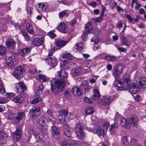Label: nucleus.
Returning a JSON list of instances; mask_svg holds the SVG:
<instances>
[{
    "instance_id": "obj_1",
    "label": "nucleus",
    "mask_w": 146,
    "mask_h": 146,
    "mask_svg": "<svg viewBox=\"0 0 146 146\" xmlns=\"http://www.w3.org/2000/svg\"><path fill=\"white\" fill-rule=\"evenodd\" d=\"M58 76L61 78L60 79L56 78L50 81L51 89L55 94H58L63 91L68 83V74L65 70H62L58 72Z\"/></svg>"
},
{
    "instance_id": "obj_2",
    "label": "nucleus",
    "mask_w": 146,
    "mask_h": 146,
    "mask_svg": "<svg viewBox=\"0 0 146 146\" xmlns=\"http://www.w3.org/2000/svg\"><path fill=\"white\" fill-rule=\"evenodd\" d=\"M124 83L127 85L128 91L133 94H136L139 91V88L135 84L131 83L130 77L129 74H125L123 76Z\"/></svg>"
},
{
    "instance_id": "obj_3",
    "label": "nucleus",
    "mask_w": 146,
    "mask_h": 146,
    "mask_svg": "<svg viewBox=\"0 0 146 146\" xmlns=\"http://www.w3.org/2000/svg\"><path fill=\"white\" fill-rule=\"evenodd\" d=\"M125 66L122 63L118 64L113 67L112 74L115 78L114 85H116L115 84L116 82H119V77L120 74L122 73L123 70Z\"/></svg>"
},
{
    "instance_id": "obj_4",
    "label": "nucleus",
    "mask_w": 146,
    "mask_h": 146,
    "mask_svg": "<svg viewBox=\"0 0 146 146\" xmlns=\"http://www.w3.org/2000/svg\"><path fill=\"white\" fill-rule=\"evenodd\" d=\"M63 126V135L65 136L64 139L65 141L70 140L71 139H72V138L71 137V133L70 130V127L66 123L64 124Z\"/></svg>"
},
{
    "instance_id": "obj_5",
    "label": "nucleus",
    "mask_w": 146,
    "mask_h": 146,
    "mask_svg": "<svg viewBox=\"0 0 146 146\" xmlns=\"http://www.w3.org/2000/svg\"><path fill=\"white\" fill-rule=\"evenodd\" d=\"M22 128V126L19 125L16 127V131L12 134V137L14 140H17L21 137L22 134V132L21 131Z\"/></svg>"
},
{
    "instance_id": "obj_6",
    "label": "nucleus",
    "mask_w": 146,
    "mask_h": 146,
    "mask_svg": "<svg viewBox=\"0 0 146 146\" xmlns=\"http://www.w3.org/2000/svg\"><path fill=\"white\" fill-rule=\"evenodd\" d=\"M15 87L17 92L20 94H23L27 90V88L24 83L22 82L16 83Z\"/></svg>"
},
{
    "instance_id": "obj_7",
    "label": "nucleus",
    "mask_w": 146,
    "mask_h": 146,
    "mask_svg": "<svg viewBox=\"0 0 146 146\" xmlns=\"http://www.w3.org/2000/svg\"><path fill=\"white\" fill-rule=\"evenodd\" d=\"M46 121L47 118L45 116H42L38 119L37 122L39 124L40 128L44 130H45L47 128L45 123V121Z\"/></svg>"
},
{
    "instance_id": "obj_8",
    "label": "nucleus",
    "mask_w": 146,
    "mask_h": 146,
    "mask_svg": "<svg viewBox=\"0 0 146 146\" xmlns=\"http://www.w3.org/2000/svg\"><path fill=\"white\" fill-rule=\"evenodd\" d=\"M81 71V68L78 67L76 68V70L74 71H73L72 72V76L75 79L78 81L81 80V78L80 77V73Z\"/></svg>"
},
{
    "instance_id": "obj_9",
    "label": "nucleus",
    "mask_w": 146,
    "mask_h": 146,
    "mask_svg": "<svg viewBox=\"0 0 146 146\" xmlns=\"http://www.w3.org/2000/svg\"><path fill=\"white\" fill-rule=\"evenodd\" d=\"M24 71L23 69L19 66L15 68L12 74L17 79L19 80L21 77L20 76L21 74Z\"/></svg>"
},
{
    "instance_id": "obj_10",
    "label": "nucleus",
    "mask_w": 146,
    "mask_h": 146,
    "mask_svg": "<svg viewBox=\"0 0 146 146\" xmlns=\"http://www.w3.org/2000/svg\"><path fill=\"white\" fill-rule=\"evenodd\" d=\"M57 28L59 31L63 33H66L68 31V26L64 22H60Z\"/></svg>"
},
{
    "instance_id": "obj_11",
    "label": "nucleus",
    "mask_w": 146,
    "mask_h": 146,
    "mask_svg": "<svg viewBox=\"0 0 146 146\" xmlns=\"http://www.w3.org/2000/svg\"><path fill=\"white\" fill-rule=\"evenodd\" d=\"M63 61L68 63H71L73 60V57L68 52H66L62 54Z\"/></svg>"
},
{
    "instance_id": "obj_12",
    "label": "nucleus",
    "mask_w": 146,
    "mask_h": 146,
    "mask_svg": "<svg viewBox=\"0 0 146 146\" xmlns=\"http://www.w3.org/2000/svg\"><path fill=\"white\" fill-rule=\"evenodd\" d=\"M29 114L33 117H37L40 115V109L38 108L33 107L30 110Z\"/></svg>"
},
{
    "instance_id": "obj_13",
    "label": "nucleus",
    "mask_w": 146,
    "mask_h": 146,
    "mask_svg": "<svg viewBox=\"0 0 146 146\" xmlns=\"http://www.w3.org/2000/svg\"><path fill=\"white\" fill-rule=\"evenodd\" d=\"M48 64L52 67H55L57 64V61L55 57L48 58L46 60Z\"/></svg>"
},
{
    "instance_id": "obj_14",
    "label": "nucleus",
    "mask_w": 146,
    "mask_h": 146,
    "mask_svg": "<svg viewBox=\"0 0 146 146\" xmlns=\"http://www.w3.org/2000/svg\"><path fill=\"white\" fill-rule=\"evenodd\" d=\"M68 111L65 110H61L60 111L58 118L59 120L62 122H64L66 121L65 117L68 113Z\"/></svg>"
},
{
    "instance_id": "obj_15",
    "label": "nucleus",
    "mask_w": 146,
    "mask_h": 146,
    "mask_svg": "<svg viewBox=\"0 0 146 146\" xmlns=\"http://www.w3.org/2000/svg\"><path fill=\"white\" fill-rule=\"evenodd\" d=\"M72 139L70 140L64 141L62 143V146H78V144L76 141H74Z\"/></svg>"
},
{
    "instance_id": "obj_16",
    "label": "nucleus",
    "mask_w": 146,
    "mask_h": 146,
    "mask_svg": "<svg viewBox=\"0 0 146 146\" xmlns=\"http://www.w3.org/2000/svg\"><path fill=\"white\" fill-rule=\"evenodd\" d=\"M82 89L84 92H87L89 90L90 87L89 85L88 82L84 81L82 82L80 85Z\"/></svg>"
},
{
    "instance_id": "obj_17",
    "label": "nucleus",
    "mask_w": 146,
    "mask_h": 146,
    "mask_svg": "<svg viewBox=\"0 0 146 146\" xmlns=\"http://www.w3.org/2000/svg\"><path fill=\"white\" fill-rule=\"evenodd\" d=\"M106 9L105 7H103L100 14L101 17L95 18H92L91 19V21H94L95 23L101 22L102 21V18L104 15V12L106 11Z\"/></svg>"
},
{
    "instance_id": "obj_18",
    "label": "nucleus",
    "mask_w": 146,
    "mask_h": 146,
    "mask_svg": "<svg viewBox=\"0 0 146 146\" xmlns=\"http://www.w3.org/2000/svg\"><path fill=\"white\" fill-rule=\"evenodd\" d=\"M6 44L7 47L9 49H13L16 43L13 40L8 39L5 42Z\"/></svg>"
},
{
    "instance_id": "obj_19",
    "label": "nucleus",
    "mask_w": 146,
    "mask_h": 146,
    "mask_svg": "<svg viewBox=\"0 0 146 146\" xmlns=\"http://www.w3.org/2000/svg\"><path fill=\"white\" fill-rule=\"evenodd\" d=\"M25 117V114L24 112H21L18 113L16 116L14 118V120L15 122L19 123L21 120L24 118Z\"/></svg>"
},
{
    "instance_id": "obj_20",
    "label": "nucleus",
    "mask_w": 146,
    "mask_h": 146,
    "mask_svg": "<svg viewBox=\"0 0 146 146\" xmlns=\"http://www.w3.org/2000/svg\"><path fill=\"white\" fill-rule=\"evenodd\" d=\"M51 127L53 137L55 139L58 138L59 135V130L55 125L51 126Z\"/></svg>"
},
{
    "instance_id": "obj_21",
    "label": "nucleus",
    "mask_w": 146,
    "mask_h": 146,
    "mask_svg": "<svg viewBox=\"0 0 146 146\" xmlns=\"http://www.w3.org/2000/svg\"><path fill=\"white\" fill-rule=\"evenodd\" d=\"M32 42L34 45L39 46L44 43L43 38L42 37L40 38H36L34 39Z\"/></svg>"
},
{
    "instance_id": "obj_22",
    "label": "nucleus",
    "mask_w": 146,
    "mask_h": 146,
    "mask_svg": "<svg viewBox=\"0 0 146 146\" xmlns=\"http://www.w3.org/2000/svg\"><path fill=\"white\" fill-rule=\"evenodd\" d=\"M121 45H125L127 47L130 46V42L127 38L123 35H122L120 37Z\"/></svg>"
},
{
    "instance_id": "obj_23",
    "label": "nucleus",
    "mask_w": 146,
    "mask_h": 146,
    "mask_svg": "<svg viewBox=\"0 0 146 146\" xmlns=\"http://www.w3.org/2000/svg\"><path fill=\"white\" fill-rule=\"evenodd\" d=\"M93 31L92 26L90 22H88L85 26V34H87L90 33H92Z\"/></svg>"
},
{
    "instance_id": "obj_24",
    "label": "nucleus",
    "mask_w": 146,
    "mask_h": 146,
    "mask_svg": "<svg viewBox=\"0 0 146 146\" xmlns=\"http://www.w3.org/2000/svg\"><path fill=\"white\" fill-rule=\"evenodd\" d=\"M31 51V48H24L19 51V53L21 56H24L28 54Z\"/></svg>"
},
{
    "instance_id": "obj_25",
    "label": "nucleus",
    "mask_w": 146,
    "mask_h": 146,
    "mask_svg": "<svg viewBox=\"0 0 146 146\" xmlns=\"http://www.w3.org/2000/svg\"><path fill=\"white\" fill-rule=\"evenodd\" d=\"M128 121L130 124L133 126H136L138 122L137 117L136 115H133L131 118L128 119Z\"/></svg>"
},
{
    "instance_id": "obj_26",
    "label": "nucleus",
    "mask_w": 146,
    "mask_h": 146,
    "mask_svg": "<svg viewBox=\"0 0 146 146\" xmlns=\"http://www.w3.org/2000/svg\"><path fill=\"white\" fill-rule=\"evenodd\" d=\"M13 101L16 103H22L24 102V98L22 95L16 96L13 98Z\"/></svg>"
},
{
    "instance_id": "obj_27",
    "label": "nucleus",
    "mask_w": 146,
    "mask_h": 146,
    "mask_svg": "<svg viewBox=\"0 0 146 146\" xmlns=\"http://www.w3.org/2000/svg\"><path fill=\"white\" fill-rule=\"evenodd\" d=\"M121 124L122 126L125 127L127 129H129L130 127V124L128 120L127 121L124 118H123L120 121Z\"/></svg>"
},
{
    "instance_id": "obj_28",
    "label": "nucleus",
    "mask_w": 146,
    "mask_h": 146,
    "mask_svg": "<svg viewBox=\"0 0 146 146\" xmlns=\"http://www.w3.org/2000/svg\"><path fill=\"white\" fill-rule=\"evenodd\" d=\"M67 43L66 42L60 39L56 41V46L60 48L63 47Z\"/></svg>"
},
{
    "instance_id": "obj_29",
    "label": "nucleus",
    "mask_w": 146,
    "mask_h": 146,
    "mask_svg": "<svg viewBox=\"0 0 146 146\" xmlns=\"http://www.w3.org/2000/svg\"><path fill=\"white\" fill-rule=\"evenodd\" d=\"M77 137L80 139H83L86 136L84 132V130L81 131H80L76 132Z\"/></svg>"
},
{
    "instance_id": "obj_30",
    "label": "nucleus",
    "mask_w": 146,
    "mask_h": 146,
    "mask_svg": "<svg viewBox=\"0 0 146 146\" xmlns=\"http://www.w3.org/2000/svg\"><path fill=\"white\" fill-rule=\"evenodd\" d=\"M6 62L7 64L9 66H13L14 64L13 61L11 57H7L6 58Z\"/></svg>"
},
{
    "instance_id": "obj_31",
    "label": "nucleus",
    "mask_w": 146,
    "mask_h": 146,
    "mask_svg": "<svg viewBox=\"0 0 146 146\" xmlns=\"http://www.w3.org/2000/svg\"><path fill=\"white\" fill-rule=\"evenodd\" d=\"M94 94L92 98L93 100H96L100 97V95L99 91L98 90L94 89Z\"/></svg>"
},
{
    "instance_id": "obj_32",
    "label": "nucleus",
    "mask_w": 146,
    "mask_h": 146,
    "mask_svg": "<svg viewBox=\"0 0 146 146\" xmlns=\"http://www.w3.org/2000/svg\"><path fill=\"white\" fill-rule=\"evenodd\" d=\"M139 82L140 86L141 88H143L146 87V79L145 78H140Z\"/></svg>"
},
{
    "instance_id": "obj_33",
    "label": "nucleus",
    "mask_w": 146,
    "mask_h": 146,
    "mask_svg": "<svg viewBox=\"0 0 146 146\" xmlns=\"http://www.w3.org/2000/svg\"><path fill=\"white\" fill-rule=\"evenodd\" d=\"M96 132L98 135L102 138L104 137V130L100 127H99L96 130Z\"/></svg>"
},
{
    "instance_id": "obj_34",
    "label": "nucleus",
    "mask_w": 146,
    "mask_h": 146,
    "mask_svg": "<svg viewBox=\"0 0 146 146\" xmlns=\"http://www.w3.org/2000/svg\"><path fill=\"white\" fill-rule=\"evenodd\" d=\"M75 128L76 132L84 130L83 127L79 122H77L76 123Z\"/></svg>"
},
{
    "instance_id": "obj_35",
    "label": "nucleus",
    "mask_w": 146,
    "mask_h": 146,
    "mask_svg": "<svg viewBox=\"0 0 146 146\" xmlns=\"http://www.w3.org/2000/svg\"><path fill=\"white\" fill-rule=\"evenodd\" d=\"M37 78L41 82H44L48 80V78L45 75L41 74L38 75L37 76Z\"/></svg>"
},
{
    "instance_id": "obj_36",
    "label": "nucleus",
    "mask_w": 146,
    "mask_h": 146,
    "mask_svg": "<svg viewBox=\"0 0 146 146\" xmlns=\"http://www.w3.org/2000/svg\"><path fill=\"white\" fill-rule=\"evenodd\" d=\"M26 29L28 33L31 34H34L35 32L33 31V27L29 23H27L26 25Z\"/></svg>"
},
{
    "instance_id": "obj_37",
    "label": "nucleus",
    "mask_w": 146,
    "mask_h": 146,
    "mask_svg": "<svg viewBox=\"0 0 146 146\" xmlns=\"http://www.w3.org/2000/svg\"><path fill=\"white\" fill-rule=\"evenodd\" d=\"M101 40V36L98 35H95L94 36L91 40V42L94 41L95 44H97Z\"/></svg>"
},
{
    "instance_id": "obj_38",
    "label": "nucleus",
    "mask_w": 146,
    "mask_h": 146,
    "mask_svg": "<svg viewBox=\"0 0 146 146\" xmlns=\"http://www.w3.org/2000/svg\"><path fill=\"white\" fill-rule=\"evenodd\" d=\"M94 111V108L91 106H88L86 108V112L87 115L92 114Z\"/></svg>"
},
{
    "instance_id": "obj_39",
    "label": "nucleus",
    "mask_w": 146,
    "mask_h": 146,
    "mask_svg": "<svg viewBox=\"0 0 146 146\" xmlns=\"http://www.w3.org/2000/svg\"><path fill=\"white\" fill-rule=\"evenodd\" d=\"M38 11H44L46 9L47 6L42 3H39L38 4Z\"/></svg>"
},
{
    "instance_id": "obj_40",
    "label": "nucleus",
    "mask_w": 146,
    "mask_h": 146,
    "mask_svg": "<svg viewBox=\"0 0 146 146\" xmlns=\"http://www.w3.org/2000/svg\"><path fill=\"white\" fill-rule=\"evenodd\" d=\"M44 89V86L42 84H40L38 86L37 88V92L38 95H40V94H42L43 93V90Z\"/></svg>"
},
{
    "instance_id": "obj_41",
    "label": "nucleus",
    "mask_w": 146,
    "mask_h": 146,
    "mask_svg": "<svg viewBox=\"0 0 146 146\" xmlns=\"http://www.w3.org/2000/svg\"><path fill=\"white\" fill-rule=\"evenodd\" d=\"M76 46L78 51L79 52H83L84 48V46L80 43L76 44Z\"/></svg>"
},
{
    "instance_id": "obj_42",
    "label": "nucleus",
    "mask_w": 146,
    "mask_h": 146,
    "mask_svg": "<svg viewBox=\"0 0 146 146\" xmlns=\"http://www.w3.org/2000/svg\"><path fill=\"white\" fill-rule=\"evenodd\" d=\"M41 98L39 96L37 97L33 100L31 102V103L33 104H35L42 101Z\"/></svg>"
},
{
    "instance_id": "obj_43",
    "label": "nucleus",
    "mask_w": 146,
    "mask_h": 146,
    "mask_svg": "<svg viewBox=\"0 0 146 146\" xmlns=\"http://www.w3.org/2000/svg\"><path fill=\"white\" fill-rule=\"evenodd\" d=\"M59 18L62 19V18L64 17H68V14L66 11H63L59 12L58 13Z\"/></svg>"
},
{
    "instance_id": "obj_44",
    "label": "nucleus",
    "mask_w": 146,
    "mask_h": 146,
    "mask_svg": "<svg viewBox=\"0 0 146 146\" xmlns=\"http://www.w3.org/2000/svg\"><path fill=\"white\" fill-rule=\"evenodd\" d=\"M36 140L38 141H42L44 137L43 134L41 133H39L35 135Z\"/></svg>"
},
{
    "instance_id": "obj_45",
    "label": "nucleus",
    "mask_w": 146,
    "mask_h": 146,
    "mask_svg": "<svg viewBox=\"0 0 146 146\" xmlns=\"http://www.w3.org/2000/svg\"><path fill=\"white\" fill-rule=\"evenodd\" d=\"M128 139L127 137L124 136L122 137L121 142L124 146H128V143L127 141Z\"/></svg>"
},
{
    "instance_id": "obj_46",
    "label": "nucleus",
    "mask_w": 146,
    "mask_h": 146,
    "mask_svg": "<svg viewBox=\"0 0 146 146\" xmlns=\"http://www.w3.org/2000/svg\"><path fill=\"white\" fill-rule=\"evenodd\" d=\"M21 33L23 36L26 40L28 41L29 40L30 38V36L26 32L22 31H21Z\"/></svg>"
},
{
    "instance_id": "obj_47",
    "label": "nucleus",
    "mask_w": 146,
    "mask_h": 146,
    "mask_svg": "<svg viewBox=\"0 0 146 146\" xmlns=\"http://www.w3.org/2000/svg\"><path fill=\"white\" fill-rule=\"evenodd\" d=\"M6 48L2 45H0V55L5 54L6 53Z\"/></svg>"
},
{
    "instance_id": "obj_48",
    "label": "nucleus",
    "mask_w": 146,
    "mask_h": 146,
    "mask_svg": "<svg viewBox=\"0 0 146 146\" xmlns=\"http://www.w3.org/2000/svg\"><path fill=\"white\" fill-rule=\"evenodd\" d=\"M0 138L1 139L6 140L7 139L8 137L7 134L2 131L0 133Z\"/></svg>"
},
{
    "instance_id": "obj_49",
    "label": "nucleus",
    "mask_w": 146,
    "mask_h": 146,
    "mask_svg": "<svg viewBox=\"0 0 146 146\" xmlns=\"http://www.w3.org/2000/svg\"><path fill=\"white\" fill-rule=\"evenodd\" d=\"M104 103L107 104H109L111 102V100L109 96H107L104 98Z\"/></svg>"
},
{
    "instance_id": "obj_50",
    "label": "nucleus",
    "mask_w": 146,
    "mask_h": 146,
    "mask_svg": "<svg viewBox=\"0 0 146 146\" xmlns=\"http://www.w3.org/2000/svg\"><path fill=\"white\" fill-rule=\"evenodd\" d=\"M117 50L120 52H126L127 51V49L125 48L121 47L117 45L116 46Z\"/></svg>"
},
{
    "instance_id": "obj_51",
    "label": "nucleus",
    "mask_w": 146,
    "mask_h": 146,
    "mask_svg": "<svg viewBox=\"0 0 146 146\" xmlns=\"http://www.w3.org/2000/svg\"><path fill=\"white\" fill-rule=\"evenodd\" d=\"M117 125L116 124L114 123L112 124L111 125V128L109 129V131L111 132V131H113L117 127Z\"/></svg>"
},
{
    "instance_id": "obj_52",
    "label": "nucleus",
    "mask_w": 146,
    "mask_h": 146,
    "mask_svg": "<svg viewBox=\"0 0 146 146\" xmlns=\"http://www.w3.org/2000/svg\"><path fill=\"white\" fill-rule=\"evenodd\" d=\"M54 31H51L49 32L48 34V35L51 38H54L55 37L56 35L54 33Z\"/></svg>"
},
{
    "instance_id": "obj_53",
    "label": "nucleus",
    "mask_w": 146,
    "mask_h": 146,
    "mask_svg": "<svg viewBox=\"0 0 146 146\" xmlns=\"http://www.w3.org/2000/svg\"><path fill=\"white\" fill-rule=\"evenodd\" d=\"M123 22L121 20H119L117 23V27L119 28L122 27L123 25Z\"/></svg>"
},
{
    "instance_id": "obj_54",
    "label": "nucleus",
    "mask_w": 146,
    "mask_h": 146,
    "mask_svg": "<svg viewBox=\"0 0 146 146\" xmlns=\"http://www.w3.org/2000/svg\"><path fill=\"white\" fill-rule=\"evenodd\" d=\"M47 121L51 125V126L54 125V124L55 123V121L51 119L50 118H49L48 119H47Z\"/></svg>"
},
{
    "instance_id": "obj_55",
    "label": "nucleus",
    "mask_w": 146,
    "mask_h": 146,
    "mask_svg": "<svg viewBox=\"0 0 146 146\" xmlns=\"http://www.w3.org/2000/svg\"><path fill=\"white\" fill-rule=\"evenodd\" d=\"M115 4L116 6V8L117 10L119 12H123L124 11V9H122L121 7L118 6H117V3L116 2H115Z\"/></svg>"
},
{
    "instance_id": "obj_56",
    "label": "nucleus",
    "mask_w": 146,
    "mask_h": 146,
    "mask_svg": "<svg viewBox=\"0 0 146 146\" xmlns=\"http://www.w3.org/2000/svg\"><path fill=\"white\" fill-rule=\"evenodd\" d=\"M110 125L108 123H106L104 125V129L106 131L107 130L108 128L110 127Z\"/></svg>"
},
{
    "instance_id": "obj_57",
    "label": "nucleus",
    "mask_w": 146,
    "mask_h": 146,
    "mask_svg": "<svg viewBox=\"0 0 146 146\" xmlns=\"http://www.w3.org/2000/svg\"><path fill=\"white\" fill-rule=\"evenodd\" d=\"M120 82H119L118 83L117 82H115V84H116V85H114V83H113V85L114 86H116L117 87V89L118 90H123V87L122 86H117V84H119Z\"/></svg>"
},
{
    "instance_id": "obj_58",
    "label": "nucleus",
    "mask_w": 146,
    "mask_h": 146,
    "mask_svg": "<svg viewBox=\"0 0 146 146\" xmlns=\"http://www.w3.org/2000/svg\"><path fill=\"white\" fill-rule=\"evenodd\" d=\"M7 102L5 98L0 97V104H4L6 103Z\"/></svg>"
},
{
    "instance_id": "obj_59",
    "label": "nucleus",
    "mask_w": 146,
    "mask_h": 146,
    "mask_svg": "<svg viewBox=\"0 0 146 146\" xmlns=\"http://www.w3.org/2000/svg\"><path fill=\"white\" fill-rule=\"evenodd\" d=\"M84 101L87 103L91 104L92 102L91 100L87 97H86L84 98Z\"/></svg>"
},
{
    "instance_id": "obj_60",
    "label": "nucleus",
    "mask_w": 146,
    "mask_h": 146,
    "mask_svg": "<svg viewBox=\"0 0 146 146\" xmlns=\"http://www.w3.org/2000/svg\"><path fill=\"white\" fill-rule=\"evenodd\" d=\"M74 117V116L72 114L70 113L68 114V113H67V114L66 116V118L70 119H71L73 118Z\"/></svg>"
},
{
    "instance_id": "obj_61",
    "label": "nucleus",
    "mask_w": 146,
    "mask_h": 146,
    "mask_svg": "<svg viewBox=\"0 0 146 146\" xmlns=\"http://www.w3.org/2000/svg\"><path fill=\"white\" fill-rule=\"evenodd\" d=\"M15 116V115L14 113H8V119H11Z\"/></svg>"
},
{
    "instance_id": "obj_62",
    "label": "nucleus",
    "mask_w": 146,
    "mask_h": 146,
    "mask_svg": "<svg viewBox=\"0 0 146 146\" xmlns=\"http://www.w3.org/2000/svg\"><path fill=\"white\" fill-rule=\"evenodd\" d=\"M64 96L67 98H68L69 97H70V93L69 92V91H66V92H65L64 94Z\"/></svg>"
},
{
    "instance_id": "obj_63",
    "label": "nucleus",
    "mask_w": 146,
    "mask_h": 146,
    "mask_svg": "<svg viewBox=\"0 0 146 146\" xmlns=\"http://www.w3.org/2000/svg\"><path fill=\"white\" fill-rule=\"evenodd\" d=\"M6 97L8 98H11L15 96V94L13 93H7L6 94Z\"/></svg>"
},
{
    "instance_id": "obj_64",
    "label": "nucleus",
    "mask_w": 146,
    "mask_h": 146,
    "mask_svg": "<svg viewBox=\"0 0 146 146\" xmlns=\"http://www.w3.org/2000/svg\"><path fill=\"white\" fill-rule=\"evenodd\" d=\"M136 141V139L131 138V143L132 145H134L135 144Z\"/></svg>"
}]
</instances>
